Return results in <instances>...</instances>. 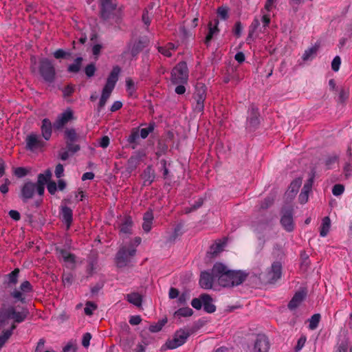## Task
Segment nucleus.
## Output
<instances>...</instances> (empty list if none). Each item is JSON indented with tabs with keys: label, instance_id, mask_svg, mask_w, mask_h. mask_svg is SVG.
<instances>
[{
	"label": "nucleus",
	"instance_id": "49",
	"mask_svg": "<svg viewBox=\"0 0 352 352\" xmlns=\"http://www.w3.org/2000/svg\"><path fill=\"white\" fill-rule=\"evenodd\" d=\"M344 191V186L342 184H336L332 188V193L334 196H340Z\"/></svg>",
	"mask_w": 352,
	"mask_h": 352
},
{
	"label": "nucleus",
	"instance_id": "57",
	"mask_svg": "<svg viewBox=\"0 0 352 352\" xmlns=\"http://www.w3.org/2000/svg\"><path fill=\"white\" fill-rule=\"evenodd\" d=\"M74 276L72 273L64 274L63 276V282L65 285H70L73 282Z\"/></svg>",
	"mask_w": 352,
	"mask_h": 352
},
{
	"label": "nucleus",
	"instance_id": "20",
	"mask_svg": "<svg viewBox=\"0 0 352 352\" xmlns=\"http://www.w3.org/2000/svg\"><path fill=\"white\" fill-rule=\"evenodd\" d=\"M144 156L145 153L143 151H138L134 153L128 160L126 170L129 173L133 171Z\"/></svg>",
	"mask_w": 352,
	"mask_h": 352
},
{
	"label": "nucleus",
	"instance_id": "37",
	"mask_svg": "<svg viewBox=\"0 0 352 352\" xmlns=\"http://www.w3.org/2000/svg\"><path fill=\"white\" fill-rule=\"evenodd\" d=\"M155 123L150 122L146 128L141 129L139 133L142 139H146L154 131Z\"/></svg>",
	"mask_w": 352,
	"mask_h": 352
},
{
	"label": "nucleus",
	"instance_id": "46",
	"mask_svg": "<svg viewBox=\"0 0 352 352\" xmlns=\"http://www.w3.org/2000/svg\"><path fill=\"white\" fill-rule=\"evenodd\" d=\"M30 173V170L24 167H17L14 170V174L18 178L25 177Z\"/></svg>",
	"mask_w": 352,
	"mask_h": 352
},
{
	"label": "nucleus",
	"instance_id": "5",
	"mask_svg": "<svg viewBox=\"0 0 352 352\" xmlns=\"http://www.w3.org/2000/svg\"><path fill=\"white\" fill-rule=\"evenodd\" d=\"M39 74L43 80L52 83L56 78V70L52 62L47 58H43L39 62Z\"/></svg>",
	"mask_w": 352,
	"mask_h": 352
},
{
	"label": "nucleus",
	"instance_id": "15",
	"mask_svg": "<svg viewBox=\"0 0 352 352\" xmlns=\"http://www.w3.org/2000/svg\"><path fill=\"white\" fill-rule=\"evenodd\" d=\"M168 297L170 299L177 298V302L178 305H185L190 299V293L188 291H185L180 294L177 288L170 287L168 292Z\"/></svg>",
	"mask_w": 352,
	"mask_h": 352
},
{
	"label": "nucleus",
	"instance_id": "3",
	"mask_svg": "<svg viewBox=\"0 0 352 352\" xmlns=\"http://www.w3.org/2000/svg\"><path fill=\"white\" fill-rule=\"evenodd\" d=\"M100 16L104 20H113L118 25L121 21L120 13L111 0H100Z\"/></svg>",
	"mask_w": 352,
	"mask_h": 352
},
{
	"label": "nucleus",
	"instance_id": "11",
	"mask_svg": "<svg viewBox=\"0 0 352 352\" xmlns=\"http://www.w3.org/2000/svg\"><path fill=\"white\" fill-rule=\"evenodd\" d=\"M258 109L254 106H251L248 111V115L246 121V128L249 131L255 130L260 124Z\"/></svg>",
	"mask_w": 352,
	"mask_h": 352
},
{
	"label": "nucleus",
	"instance_id": "17",
	"mask_svg": "<svg viewBox=\"0 0 352 352\" xmlns=\"http://www.w3.org/2000/svg\"><path fill=\"white\" fill-rule=\"evenodd\" d=\"M73 119V112L71 109H67L60 114L53 124V127L56 130H60Z\"/></svg>",
	"mask_w": 352,
	"mask_h": 352
},
{
	"label": "nucleus",
	"instance_id": "10",
	"mask_svg": "<svg viewBox=\"0 0 352 352\" xmlns=\"http://www.w3.org/2000/svg\"><path fill=\"white\" fill-rule=\"evenodd\" d=\"M27 150L36 151L41 150L45 146V142L36 133H31L25 138Z\"/></svg>",
	"mask_w": 352,
	"mask_h": 352
},
{
	"label": "nucleus",
	"instance_id": "58",
	"mask_svg": "<svg viewBox=\"0 0 352 352\" xmlns=\"http://www.w3.org/2000/svg\"><path fill=\"white\" fill-rule=\"evenodd\" d=\"M96 67L94 64H89L86 66L85 72L88 77H91L94 75Z\"/></svg>",
	"mask_w": 352,
	"mask_h": 352
},
{
	"label": "nucleus",
	"instance_id": "43",
	"mask_svg": "<svg viewBox=\"0 0 352 352\" xmlns=\"http://www.w3.org/2000/svg\"><path fill=\"white\" fill-rule=\"evenodd\" d=\"M166 322H167V320L165 318V319H162V320L158 321V322L155 324L150 325L149 331L151 332H153V333L160 331L162 329V327L164 326V324L166 323Z\"/></svg>",
	"mask_w": 352,
	"mask_h": 352
},
{
	"label": "nucleus",
	"instance_id": "41",
	"mask_svg": "<svg viewBox=\"0 0 352 352\" xmlns=\"http://www.w3.org/2000/svg\"><path fill=\"white\" fill-rule=\"evenodd\" d=\"M126 89L130 96H135L136 88L132 79L127 78L126 80Z\"/></svg>",
	"mask_w": 352,
	"mask_h": 352
},
{
	"label": "nucleus",
	"instance_id": "42",
	"mask_svg": "<svg viewBox=\"0 0 352 352\" xmlns=\"http://www.w3.org/2000/svg\"><path fill=\"white\" fill-rule=\"evenodd\" d=\"M320 320V315L319 314H314L309 319V328L311 330L316 329L318 326Z\"/></svg>",
	"mask_w": 352,
	"mask_h": 352
},
{
	"label": "nucleus",
	"instance_id": "6",
	"mask_svg": "<svg viewBox=\"0 0 352 352\" xmlns=\"http://www.w3.org/2000/svg\"><path fill=\"white\" fill-rule=\"evenodd\" d=\"M135 253L136 249L134 247L126 248V246H122L120 248L116 258L118 267H123L126 266Z\"/></svg>",
	"mask_w": 352,
	"mask_h": 352
},
{
	"label": "nucleus",
	"instance_id": "28",
	"mask_svg": "<svg viewBox=\"0 0 352 352\" xmlns=\"http://www.w3.org/2000/svg\"><path fill=\"white\" fill-rule=\"evenodd\" d=\"M113 90L104 87L102 91L101 97L97 107V111L100 113L105 106L108 99L109 98Z\"/></svg>",
	"mask_w": 352,
	"mask_h": 352
},
{
	"label": "nucleus",
	"instance_id": "54",
	"mask_svg": "<svg viewBox=\"0 0 352 352\" xmlns=\"http://www.w3.org/2000/svg\"><path fill=\"white\" fill-rule=\"evenodd\" d=\"M218 15L223 20L228 18V10L226 7H220L217 10Z\"/></svg>",
	"mask_w": 352,
	"mask_h": 352
},
{
	"label": "nucleus",
	"instance_id": "32",
	"mask_svg": "<svg viewBox=\"0 0 352 352\" xmlns=\"http://www.w3.org/2000/svg\"><path fill=\"white\" fill-rule=\"evenodd\" d=\"M260 25V20L257 17H255L249 27V33L247 38L248 41H250L254 37L256 33L257 30L261 28Z\"/></svg>",
	"mask_w": 352,
	"mask_h": 352
},
{
	"label": "nucleus",
	"instance_id": "62",
	"mask_svg": "<svg viewBox=\"0 0 352 352\" xmlns=\"http://www.w3.org/2000/svg\"><path fill=\"white\" fill-rule=\"evenodd\" d=\"M337 159H338L337 156H336V155H332V156L328 157L325 160V165L327 166V168H328V169L331 168V165L336 163V162L337 161Z\"/></svg>",
	"mask_w": 352,
	"mask_h": 352
},
{
	"label": "nucleus",
	"instance_id": "50",
	"mask_svg": "<svg viewBox=\"0 0 352 352\" xmlns=\"http://www.w3.org/2000/svg\"><path fill=\"white\" fill-rule=\"evenodd\" d=\"M223 243H218L213 244L212 245L210 246V253L212 255H216L223 250Z\"/></svg>",
	"mask_w": 352,
	"mask_h": 352
},
{
	"label": "nucleus",
	"instance_id": "40",
	"mask_svg": "<svg viewBox=\"0 0 352 352\" xmlns=\"http://www.w3.org/2000/svg\"><path fill=\"white\" fill-rule=\"evenodd\" d=\"M318 47L317 46H313L305 51L302 55V59L304 60H308L313 58L316 54Z\"/></svg>",
	"mask_w": 352,
	"mask_h": 352
},
{
	"label": "nucleus",
	"instance_id": "60",
	"mask_svg": "<svg viewBox=\"0 0 352 352\" xmlns=\"http://www.w3.org/2000/svg\"><path fill=\"white\" fill-rule=\"evenodd\" d=\"M91 335L90 333H85L82 336V344L84 347L87 348L89 346Z\"/></svg>",
	"mask_w": 352,
	"mask_h": 352
},
{
	"label": "nucleus",
	"instance_id": "56",
	"mask_svg": "<svg viewBox=\"0 0 352 352\" xmlns=\"http://www.w3.org/2000/svg\"><path fill=\"white\" fill-rule=\"evenodd\" d=\"M4 183L0 186V192L3 194H6L9 191V185L11 184L8 178L4 179Z\"/></svg>",
	"mask_w": 352,
	"mask_h": 352
},
{
	"label": "nucleus",
	"instance_id": "47",
	"mask_svg": "<svg viewBox=\"0 0 352 352\" xmlns=\"http://www.w3.org/2000/svg\"><path fill=\"white\" fill-rule=\"evenodd\" d=\"M302 181L300 178L294 179L290 184L289 190L294 194H296L300 186H301Z\"/></svg>",
	"mask_w": 352,
	"mask_h": 352
},
{
	"label": "nucleus",
	"instance_id": "8",
	"mask_svg": "<svg viewBox=\"0 0 352 352\" xmlns=\"http://www.w3.org/2000/svg\"><path fill=\"white\" fill-rule=\"evenodd\" d=\"M190 334L188 331L184 329H179L177 331L172 339H168L164 347L166 349H175L182 345H183L187 340Z\"/></svg>",
	"mask_w": 352,
	"mask_h": 352
},
{
	"label": "nucleus",
	"instance_id": "14",
	"mask_svg": "<svg viewBox=\"0 0 352 352\" xmlns=\"http://www.w3.org/2000/svg\"><path fill=\"white\" fill-rule=\"evenodd\" d=\"M214 281H217V276H214L213 268L211 273L208 272H202L200 275L199 285L203 289H211Z\"/></svg>",
	"mask_w": 352,
	"mask_h": 352
},
{
	"label": "nucleus",
	"instance_id": "34",
	"mask_svg": "<svg viewBox=\"0 0 352 352\" xmlns=\"http://www.w3.org/2000/svg\"><path fill=\"white\" fill-rule=\"evenodd\" d=\"M139 130L138 129H133L131 133V134L127 138V142L132 144L131 148L135 149L138 144V140L140 138Z\"/></svg>",
	"mask_w": 352,
	"mask_h": 352
},
{
	"label": "nucleus",
	"instance_id": "39",
	"mask_svg": "<svg viewBox=\"0 0 352 352\" xmlns=\"http://www.w3.org/2000/svg\"><path fill=\"white\" fill-rule=\"evenodd\" d=\"M82 58L78 57L75 59L74 63L69 65L68 67V72L72 73H77L80 71Z\"/></svg>",
	"mask_w": 352,
	"mask_h": 352
},
{
	"label": "nucleus",
	"instance_id": "27",
	"mask_svg": "<svg viewBox=\"0 0 352 352\" xmlns=\"http://www.w3.org/2000/svg\"><path fill=\"white\" fill-rule=\"evenodd\" d=\"M41 129L43 138L46 141L49 140L52 131V124L49 119L45 118L43 120Z\"/></svg>",
	"mask_w": 352,
	"mask_h": 352
},
{
	"label": "nucleus",
	"instance_id": "1",
	"mask_svg": "<svg viewBox=\"0 0 352 352\" xmlns=\"http://www.w3.org/2000/svg\"><path fill=\"white\" fill-rule=\"evenodd\" d=\"M214 276H217V282L223 287H233L241 285L245 281L248 274L241 270H230L221 263H216L213 265Z\"/></svg>",
	"mask_w": 352,
	"mask_h": 352
},
{
	"label": "nucleus",
	"instance_id": "63",
	"mask_svg": "<svg viewBox=\"0 0 352 352\" xmlns=\"http://www.w3.org/2000/svg\"><path fill=\"white\" fill-rule=\"evenodd\" d=\"M243 27L242 24L240 21H237L234 25V33L237 36L239 37L241 35Z\"/></svg>",
	"mask_w": 352,
	"mask_h": 352
},
{
	"label": "nucleus",
	"instance_id": "44",
	"mask_svg": "<svg viewBox=\"0 0 352 352\" xmlns=\"http://www.w3.org/2000/svg\"><path fill=\"white\" fill-rule=\"evenodd\" d=\"M132 221L130 219H126L120 226V232L124 234H130L131 230Z\"/></svg>",
	"mask_w": 352,
	"mask_h": 352
},
{
	"label": "nucleus",
	"instance_id": "33",
	"mask_svg": "<svg viewBox=\"0 0 352 352\" xmlns=\"http://www.w3.org/2000/svg\"><path fill=\"white\" fill-rule=\"evenodd\" d=\"M126 300L134 305L136 307H140L142 305V297L138 293H131L126 296Z\"/></svg>",
	"mask_w": 352,
	"mask_h": 352
},
{
	"label": "nucleus",
	"instance_id": "45",
	"mask_svg": "<svg viewBox=\"0 0 352 352\" xmlns=\"http://www.w3.org/2000/svg\"><path fill=\"white\" fill-rule=\"evenodd\" d=\"M144 48L143 43L140 41L133 44L131 54L134 57L136 56Z\"/></svg>",
	"mask_w": 352,
	"mask_h": 352
},
{
	"label": "nucleus",
	"instance_id": "36",
	"mask_svg": "<svg viewBox=\"0 0 352 352\" xmlns=\"http://www.w3.org/2000/svg\"><path fill=\"white\" fill-rule=\"evenodd\" d=\"M193 314V311L192 309H190V307H182L180 309H179L178 310H177L175 314H174V316H176V317H189V316H191Z\"/></svg>",
	"mask_w": 352,
	"mask_h": 352
},
{
	"label": "nucleus",
	"instance_id": "21",
	"mask_svg": "<svg viewBox=\"0 0 352 352\" xmlns=\"http://www.w3.org/2000/svg\"><path fill=\"white\" fill-rule=\"evenodd\" d=\"M60 215L62 221L66 225L67 230H69L73 222L72 210L66 206H61Z\"/></svg>",
	"mask_w": 352,
	"mask_h": 352
},
{
	"label": "nucleus",
	"instance_id": "64",
	"mask_svg": "<svg viewBox=\"0 0 352 352\" xmlns=\"http://www.w3.org/2000/svg\"><path fill=\"white\" fill-rule=\"evenodd\" d=\"M47 190L51 195L55 194L57 190V186L54 182H50L47 186Z\"/></svg>",
	"mask_w": 352,
	"mask_h": 352
},
{
	"label": "nucleus",
	"instance_id": "24",
	"mask_svg": "<svg viewBox=\"0 0 352 352\" xmlns=\"http://www.w3.org/2000/svg\"><path fill=\"white\" fill-rule=\"evenodd\" d=\"M120 72V68L118 66L113 67L112 71L111 72L107 82L104 87H106L107 89H109L111 90H113L116 82L118 80V75Z\"/></svg>",
	"mask_w": 352,
	"mask_h": 352
},
{
	"label": "nucleus",
	"instance_id": "9",
	"mask_svg": "<svg viewBox=\"0 0 352 352\" xmlns=\"http://www.w3.org/2000/svg\"><path fill=\"white\" fill-rule=\"evenodd\" d=\"M37 194L36 184L30 180L25 181L20 188L19 197L23 203L28 202Z\"/></svg>",
	"mask_w": 352,
	"mask_h": 352
},
{
	"label": "nucleus",
	"instance_id": "4",
	"mask_svg": "<svg viewBox=\"0 0 352 352\" xmlns=\"http://www.w3.org/2000/svg\"><path fill=\"white\" fill-rule=\"evenodd\" d=\"M188 79V69L186 62L177 64L171 72L170 80L173 84H186Z\"/></svg>",
	"mask_w": 352,
	"mask_h": 352
},
{
	"label": "nucleus",
	"instance_id": "12",
	"mask_svg": "<svg viewBox=\"0 0 352 352\" xmlns=\"http://www.w3.org/2000/svg\"><path fill=\"white\" fill-rule=\"evenodd\" d=\"M281 274L282 265L280 263L274 262L266 274V280L270 283H273L280 278Z\"/></svg>",
	"mask_w": 352,
	"mask_h": 352
},
{
	"label": "nucleus",
	"instance_id": "53",
	"mask_svg": "<svg viewBox=\"0 0 352 352\" xmlns=\"http://www.w3.org/2000/svg\"><path fill=\"white\" fill-rule=\"evenodd\" d=\"M341 64V59L340 57L338 56H336L334 57L331 62V68L334 72H338L340 69V66Z\"/></svg>",
	"mask_w": 352,
	"mask_h": 352
},
{
	"label": "nucleus",
	"instance_id": "22",
	"mask_svg": "<svg viewBox=\"0 0 352 352\" xmlns=\"http://www.w3.org/2000/svg\"><path fill=\"white\" fill-rule=\"evenodd\" d=\"M307 296V292L302 289L295 293L289 302L288 303V308L290 310L296 309L301 302L305 300Z\"/></svg>",
	"mask_w": 352,
	"mask_h": 352
},
{
	"label": "nucleus",
	"instance_id": "30",
	"mask_svg": "<svg viewBox=\"0 0 352 352\" xmlns=\"http://www.w3.org/2000/svg\"><path fill=\"white\" fill-rule=\"evenodd\" d=\"M347 155L348 157L343 167L344 173L346 178L352 175V157L350 148H348Z\"/></svg>",
	"mask_w": 352,
	"mask_h": 352
},
{
	"label": "nucleus",
	"instance_id": "52",
	"mask_svg": "<svg viewBox=\"0 0 352 352\" xmlns=\"http://www.w3.org/2000/svg\"><path fill=\"white\" fill-rule=\"evenodd\" d=\"M191 305L195 309H201L203 305V300L201 298V296H199V298H193L191 301Z\"/></svg>",
	"mask_w": 352,
	"mask_h": 352
},
{
	"label": "nucleus",
	"instance_id": "18",
	"mask_svg": "<svg viewBox=\"0 0 352 352\" xmlns=\"http://www.w3.org/2000/svg\"><path fill=\"white\" fill-rule=\"evenodd\" d=\"M269 349L268 338L265 335H258L254 342L252 352H267Z\"/></svg>",
	"mask_w": 352,
	"mask_h": 352
},
{
	"label": "nucleus",
	"instance_id": "2",
	"mask_svg": "<svg viewBox=\"0 0 352 352\" xmlns=\"http://www.w3.org/2000/svg\"><path fill=\"white\" fill-rule=\"evenodd\" d=\"M28 315V311L26 309L16 311L14 307L1 308L0 309V328L8 324L10 319H12L14 322L21 323L25 320Z\"/></svg>",
	"mask_w": 352,
	"mask_h": 352
},
{
	"label": "nucleus",
	"instance_id": "29",
	"mask_svg": "<svg viewBox=\"0 0 352 352\" xmlns=\"http://www.w3.org/2000/svg\"><path fill=\"white\" fill-rule=\"evenodd\" d=\"M16 325L12 324L10 327L8 329L3 330L2 334L0 335V349L3 346L5 343L10 338L13 331L16 329Z\"/></svg>",
	"mask_w": 352,
	"mask_h": 352
},
{
	"label": "nucleus",
	"instance_id": "35",
	"mask_svg": "<svg viewBox=\"0 0 352 352\" xmlns=\"http://www.w3.org/2000/svg\"><path fill=\"white\" fill-rule=\"evenodd\" d=\"M19 274V269H14L12 272L7 275L8 276V285L12 287L15 285L18 282V277Z\"/></svg>",
	"mask_w": 352,
	"mask_h": 352
},
{
	"label": "nucleus",
	"instance_id": "26",
	"mask_svg": "<svg viewBox=\"0 0 352 352\" xmlns=\"http://www.w3.org/2000/svg\"><path fill=\"white\" fill-rule=\"evenodd\" d=\"M201 298L203 300L202 307L206 312L212 314L216 311V307L212 303V298L210 295L204 294L201 295Z\"/></svg>",
	"mask_w": 352,
	"mask_h": 352
},
{
	"label": "nucleus",
	"instance_id": "55",
	"mask_svg": "<svg viewBox=\"0 0 352 352\" xmlns=\"http://www.w3.org/2000/svg\"><path fill=\"white\" fill-rule=\"evenodd\" d=\"M273 202L274 198L272 197H267L263 200V201L261 202V208L267 209V208L272 205Z\"/></svg>",
	"mask_w": 352,
	"mask_h": 352
},
{
	"label": "nucleus",
	"instance_id": "23",
	"mask_svg": "<svg viewBox=\"0 0 352 352\" xmlns=\"http://www.w3.org/2000/svg\"><path fill=\"white\" fill-rule=\"evenodd\" d=\"M56 251L58 253V256L63 261V262L67 265H71V267H74L75 266L76 256L74 254H72L64 249L56 248Z\"/></svg>",
	"mask_w": 352,
	"mask_h": 352
},
{
	"label": "nucleus",
	"instance_id": "7",
	"mask_svg": "<svg viewBox=\"0 0 352 352\" xmlns=\"http://www.w3.org/2000/svg\"><path fill=\"white\" fill-rule=\"evenodd\" d=\"M206 86L202 82H197L193 98L196 102L195 111L202 112L204 109V102L206 98Z\"/></svg>",
	"mask_w": 352,
	"mask_h": 352
},
{
	"label": "nucleus",
	"instance_id": "51",
	"mask_svg": "<svg viewBox=\"0 0 352 352\" xmlns=\"http://www.w3.org/2000/svg\"><path fill=\"white\" fill-rule=\"evenodd\" d=\"M76 142L66 141L67 148L69 151L76 153L80 150V146L75 144Z\"/></svg>",
	"mask_w": 352,
	"mask_h": 352
},
{
	"label": "nucleus",
	"instance_id": "13",
	"mask_svg": "<svg viewBox=\"0 0 352 352\" xmlns=\"http://www.w3.org/2000/svg\"><path fill=\"white\" fill-rule=\"evenodd\" d=\"M52 177V172L47 169L44 173H40L37 177V182L35 183L37 186V195L43 196L45 192V184L50 181Z\"/></svg>",
	"mask_w": 352,
	"mask_h": 352
},
{
	"label": "nucleus",
	"instance_id": "48",
	"mask_svg": "<svg viewBox=\"0 0 352 352\" xmlns=\"http://www.w3.org/2000/svg\"><path fill=\"white\" fill-rule=\"evenodd\" d=\"M97 306L94 302L91 301H88L84 309L85 314L87 316H91L93 314V311L96 309Z\"/></svg>",
	"mask_w": 352,
	"mask_h": 352
},
{
	"label": "nucleus",
	"instance_id": "16",
	"mask_svg": "<svg viewBox=\"0 0 352 352\" xmlns=\"http://www.w3.org/2000/svg\"><path fill=\"white\" fill-rule=\"evenodd\" d=\"M20 290H14L11 292V296L16 300L25 302V297L23 294L31 292L32 291V286L28 280H25L20 285Z\"/></svg>",
	"mask_w": 352,
	"mask_h": 352
},
{
	"label": "nucleus",
	"instance_id": "19",
	"mask_svg": "<svg viewBox=\"0 0 352 352\" xmlns=\"http://www.w3.org/2000/svg\"><path fill=\"white\" fill-rule=\"evenodd\" d=\"M280 224L287 232H292L294 228L293 212L292 209L287 210L283 212L280 219Z\"/></svg>",
	"mask_w": 352,
	"mask_h": 352
},
{
	"label": "nucleus",
	"instance_id": "31",
	"mask_svg": "<svg viewBox=\"0 0 352 352\" xmlns=\"http://www.w3.org/2000/svg\"><path fill=\"white\" fill-rule=\"evenodd\" d=\"M331 227V220L329 217H325L322 219V224L320 230V235L324 237L329 232Z\"/></svg>",
	"mask_w": 352,
	"mask_h": 352
},
{
	"label": "nucleus",
	"instance_id": "61",
	"mask_svg": "<svg viewBox=\"0 0 352 352\" xmlns=\"http://www.w3.org/2000/svg\"><path fill=\"white\" fill-rule=\"evenodd\" d=\"M74 91V87L72 85H67L63 90L65 97L70 96Z\"/></svg>",
	"mask_w": 352,
	"mask_h": 352
},
{
	"label": "nucleus",
	"instance_id": "25",
	"mask_svg": "<svg viewBox=\"0 0 352 352\" xmlns=\"http://www.w3.org/2000/svg\"><path fill=\"white\" fill-rule=\"evenodd\" d=\"M141 177L142 179H143V186H150L153 182L155 178V170L153 168L152 166H148L144 170Z\"/></svg>",
	"mask_w": 352,
	"mask_h": 352
},
{
	"label": "nucleus",
	"instance_id": "38",
	"mask_svg": "<svg viewBox=\"0 0 352 352\" xmlns=\"http://www.w3.org/2000/svg\"><path fill=\"white\" fill-rule=\"evenodd\" d=\"M65 138L67 141L77 142L78 135L74 129H67L65 131Z\"/></svg>",
	"mask_w": 352,
	"mask_h": 352
},
{
	"label": "nucleus",
	"instance_id": "59",
	"mask_svg": "<svg viewBox=\"0 0 352 352\" xmlns=\"http://www.w3.org/2000/svg\"><path fill=\"white\" fill-rule=\"evenodd\" d=\"M261 21L263 23V27L259 29V32H263L264 30L262 28L265 29L267 27L270 23V18L268 14H263L261 19Z\"/></svg>",
	"mask_w": 352,
	"mask_h": 352
}]
</instances>
